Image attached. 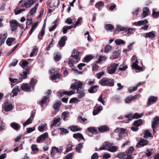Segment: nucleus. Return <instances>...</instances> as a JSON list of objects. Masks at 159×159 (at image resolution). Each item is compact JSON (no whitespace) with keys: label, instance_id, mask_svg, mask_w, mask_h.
<instances>
[{"label":"nucleus","instance_id":"nucleus-1","mask_svg":"<svg viewBox=\"0 0 159 159\" xmlns=\"http://www.w3.org/2000/svg\"><path fill=\"white\" fill-rule=\"evenodd\" d=\"M83 83L80 81H78L73 83L70 86V88L72 89H76L77 93L79 94L77 97L79 99H81L84 97L85 93L84 91V89L82 86Z\"/></svg>","mask_w":159,"mask_h":159},{"label":"nucleus","instance_id":"nucleus-2","mask_svg":"<svg viewBox=\"0 0 159 159\" xmlns=\"http://www.w3.org/2000/svg\"><path fill=\"white\" fill-rule=\"evenodd\" d=\"M75 50H73L72 53L71 57L72 58H70L68 64L70 67H72L73 66V63H76L80 60L79 58V52H75Z\"/></svg>","mask_w":159,"mask_h":159},{"label":"nucleus","instance_id":"nucleus-3","mask_svg":"<svg viewBox=\"0 0 159 159\" xmlns=\"http://www.w3.org/2000/svg\"><path fill=\"white\" fill-rule=\"evenodd\" d=\"M99 84L102 86H113L114 85V80L112 79H105L103 78L98 82Z\"/></svg>","mask_w":159,"mask_h":159},{"label":"nucleus","instance_id":"nucleus-4","mask_svg":"<svg viewBox=\"0 0 159 159\" xmlns=\"http://www.w3.org/2000/svg\"><path fill=\"white\" fill-rule=\"evenodd\" d=\"M143 115V113H142L140 114L136 113L134 114H130L125 116V118L129 120H131L133 119L138 118L141 117Z\"/></svg>","mask_w":159,"mask_h":159},{"label":"nucleus","instance_id":"nucleus-5","mask_svg":"<svg viewBox=\"0 0 159 159\" xmlns=\"http://www.w3.org/2000/svg\"><path fill=\"white\" fill-rule=\"evenodd\" d=\"M118 65V63H111V64L110 66L107 67V69L108 73L111 74H114Z\"/></svg>","mask_w":159,"mask_h":159},{"label":"nucleus","instance_id":"nucleus-6","mask_svg":"<svg viewBox=\"0 0 159 159\" xmlns=\"http://www.w3.org/2000/svg\"><path fill=\"white\" fill-rule=\"evenodd\" d=\"M10 23V27L11 28V30L12 31H14L16 30L17 29L18 26L21 27L20 25L15 20H11Z\"/></svg>","mask_w":159,"mask_h":159},{"label":"nucleus","instance_id":"nucleus-7","mask_svg":"<svg viewBox=\"0 0 159 159\" xmlns=\"http://www.w3.org/2000/svg\"><path fill=\"white\" fill-rule=\"evenodd\" d=\"M50 96L47 95L43 97L41 101L39 104L40 105L42 108H44L47 106V101L49 98Z\"/></svg>","mask_w":159,"mask_h":159},{"label":"nucleus","instance_id":"nucleus-8","mask_svg":"<svg viewBox=\"0 0 159 159\" xmlns=\"http://www.w3.org/2000/svg\"><path fill=\"white\" fill-rule=\"evenodd\" d=\"M35 113V111H32L30 117L27 119V120L23 124L24 128L27 125L32 123L34 119Z\"/></svg>","mask_w":159,"mask_h":159},{"label":"nucleus","instance_id":"nucleus-9","mask_svg":"<svg viewBox=\"0 0 159 159\" xmlns=\"http://www.w3.org/2000/svg\"><path fill=\"white\" fill-rule=\"evenodd\" d=\"M158 98L153 96H150L148 98L147 103V105H150L155 103L157 101Z\"/></svg>","mask_w":159,"mask_h":159},{"label":"nucleus","instance_id":"nucleus-10","mask_svg":"<svg viewBox=\"0 0 159 159\" xmlns=\"http://www.w3.org/2000/svg\"><path fill=\"white\" fill-rule=\"evenodd\" d=\"M125 129H124L117 128L114 131V132L118 134V136L119 137V140H120L122 139L121 136L124 134L125 132Z\"/></svg>","mask_w":159,"mask_h":159},{"label":"nucleus","instance_id":"nucleus-11","mask_svg":"<svg viewBox=\"0 0 159 159\" xmlns=\"http://www.w3.org/2000/svg\"><path fill=\"white\" fill-rule=\"evenodd\" d=\"M67 37L64 36L61 38L58 42V44L60 47L62 48L64 47L66 43V41L67 40Z\"/></svg>","mask_w":159,"mask_h":159},{"label":"nucleus","instance_id":"nucleus-12","mask_svg":"<svg viewBox=\"0 0 159 159\" xmlns=\"http://www.w3.org/2000/svg\"><path fill=\"white\" fill-rule=\"evenodd\" d=\"M3 106L4 107V109H11L13 108L11 102L8 99L6 100Z\"/></svg>","mask_w":159,"mask_h":159},{"label":"nucleus","instance_id":"nucleus-13","mask_svg":"<svg viewBox=\"0 0 159 159\" xmlns=\"http://www.w3.org/2000/svg\"><path fill=\"white\" fill-rule=\"evenodd\" d=\"M159 121V118L157 117H155L152 121V128L153 129V132H155V129L156 128Z\"/></svg>","mask_w":159,"mask_h":159},{"label":"nucleus","instance_id":"nucleus-14","mask_svg":"<svg viewBox=\"0 0 159 159\" xmlns=\"http://www.w3.org/2000/svg\"><path fill=\"white\" fill-rule=\"evenodd\" d=\"M75 91L74 90H72L71 91H60L59 94L60 96L61 97H63L64 95H66L68 96H70L74 94L75 93Z\"/></svg>","mask_w":159,"mask_h":159},{"label":"nucleus","instance_id":"nucleus-15","mask_svg":"<svg viewBox=\"0 0 159 159\" xmlns=\"http://www.w3.org/2000/svg\"><path fill=\"white\" fill-rule=\"evenodd\" d=\"M21 89L24 91H30L31 86L27 83L23 84L21 86Z\"/></svg>","mask_w":159,"mask_h":159},{"label":"nucleus","instance_id":"nucleus-16","mask_svg":"<svg viewBox=\"0 0 159 159\" xmlns=\"http://www.w3.org/2000/svg\"><path fill=\"white\" fill-rule=\"evenodd\" d=\"M148 143V142L147 140L143 139H141L136 145V147L139 148L140 147V146H143L147 144Z\"/></svg>","mask_w":159,"mask_h":159},{"label":"nucleus","instance_id":"nucleus-17","mask_svg":"<svg viewBox=\"0 0 159 159\" xmlns=\"http://www.w3.org/2000/svg\"><path fill=\"white\" fill-rule=\"evenodd\" d=\"M113 144V143L112 142H106L102 146L100 147L99 149L100 150H106L108 148L111 146Z\"/></svg>","mask_w":159,"mask_h":159},{"label":"nucleus","instance_id":"nucleus-18","mask_svg":"<svg viewBox=\"0 0 159 159\" xmlns=\"http://www.w3.org/2000/svg\"><path fill=\"white\" fill-rule=\"evenodd\" d=\"M7 32H4L2 35H0V45L3 44L7 37Z\"/></svg>","mask_w":159,"mask_h":159},{"label":"nucleus","instance_id":"nucleus-19","mask_svg":"<svg viewBox=\"0 0 159 159\" xmlns=\"http://www.w3.org/2000/svg\"><path fill=\"white\" fill-rule=\"evenodd\" d=\"M98 86L97 85H94L90 87L88 89V92L91 93H94L97 92L98 89Z\"/></svg>","mask_w":159,"mask_h":159},{"label":"nucleus","instance_id":"nucleus-20","mask_svg":"<svg viewBox=\"0 0 159 159\" xmlns=\"http://www.w3.org/2000/svg\"><path fill=\"white\" fill-rule=\"evenodd\" d=\"M148 23V21L147 20L139 21L138 22H135L134 24L136 26H140L141 25H146Z\"/></svg>","mask_w":159,"mask_h":159},{"label":"nucleus","instance_id":"nucleus-21","mask_svg":"<svg viewBox=\"0 0 159 159\" xmlns=\"http://www.w3.org/2000/svg\"><path fill=\"white\" fill-rule=\"evenodd\" d=\"M144 122V120L139 119L135 121L133 123V125L135 126L138 127L143 125Z\"/></svg>","mask_w":159,"mask_h":159},{"label":"nucleus","instance_id":"nucleus-22","mask_svg":"<svg viewBox=\"0 0 159 159\" xmlns=\"http://www.w3.org/2000/svg\"><path fill=\"white\" fill-rule=\"evenodd\" d=\"M48 136V133L47 132H45L40 135L37 138V141L38 142H39L41 140L44 139L46 137H47Z\"/></svg>","mask_w":159,"mask_h":159},{"label":"nucleus","instance_id":"nucleus-23","mask_svg":"<svg viewBox=\"0 0 159 159\" xmlns=\"http://www.w3.org/2000/svg\"><path fill=\"white\" fill-rule=\"evenodd\" d=\"M153 32L151 31L145 33L144 37L146 38H154L155 37V35Z\"/></svg>","mask_w":159,"mask_h":159},{"label":"nucleus","instance_id":"nucleus-24","mask_svg":"<svg viewBox=\"0 0 159 159\" xmlns=\"http://www.w3.org/2000/svg\"><path fill=\"white\" fill-rule=\"evenodd\" d=\"M30 70V68L29 67H26V68L25 69V71L23 72V74H21L20 76L21 78H20L25 79L27 76V75L28 72Z\"/></svg>","mask_w":159,"mask_h":159},{"label":"nucleus","instance_id":"nucleus-25","mask_svg":"<svg viewBox=\"0 0 159 159\" xmlns=\"http://www.w3.org/2000/svg\"><path fill=\"white\" fill-rule=\"evenodd\" d=\"M98 130L100 132H103L109 130V128L106 125L101 126L98 128Z\"/></svg>","mask_w":159,"mask_h":159},{"label":"nucleus","instance_id":"nucleus-26","mask_svg":"<svg viewBox=\"0 0 159 159\" xmlns=\"http://www.w3.org/2000/svg\"><path fill=\"white\" fill-rule=\"evenodd\" d=\"M57 152H58L57 148L55 146L52 147L50 152L52 156V157H54Z\"/></svg>","mask_w":159,"mask_h":159},{"label":"nucleus","instance_id":"nucleus-27","mask_svg":"<svg viewBox=\"0 0 159 159\" xmlns=\"http://www.w3.org/2000/svg\"><path fill=\"white\" fill-rule=\"evenodd\" d=\"M73 137L75 139H77L78 138L82 140H84V138L82 135L80 133H77L74 134L73 135Z\"/></svg>","mask_w":159,"mask_h":159},{"label":"nucleus","instance_id":"nucleus-28","mask_svg":"<svg viewBox=\"0 0 159 159\" xmlns=\"http://www.w3.org/2000/svg\"><path fill=\"white\" fill-rule=\"evenodd\" d=\"M26 4L27 8L30 7L31 6L33 5L34 3L35 2V0H26Z\"/></svg>","mask_w":159,"mask_h":159},{"label":"nucleus","instance_id":"nucleus-29","mask_svg":"<svg viewBox=\"0 0 159 159\" xmlns=\"http://www.w3.org/2000/svg\"><path fill=\"white\" fill-rule=\"evenodd\" d=\"M9 80L11 83H15L21 82L22 81V78H19V80H18V79L16 78L13 79L12 78H10Z\"/></svg>","mask_w":159,"mask_h":159},{"label":"nucleus","instance_id":"nucleus-30","mask_svg":"<svg viewBox=\"0 0 159 159\" xmlns=\"http://www.w3.org/2000/svg\"><path fill=\"white\" fill-rule=\"evenodd\" d=\"M61 75L59 73L56 74H54L52 76L51 80H56L57 79H59L60 78Z\"/></svg>","mask_w":159,"mask_h":159},{"label":"nucleus","instance_id":"nucleus-31","mask_svg":"<svg viewBox=\"0 0 159 159\" xmlns=\"http://www.w3.org/2000/svg\"><path fill=\"white\" fill-rule=\"evenodd\" d=\"M15 130H17L20 129V125H18L17 124L13 122L10 125Z\"/></svg>","mask_w":159,"mask_h":159},{"label":"nucleus","instance_id":"nucleus-32","mask_svg":"<svg viewBox=\"0 0 159 159\" xmlns=\"http://www.w3.org/2000/svg\"><path fill=\"white\" fill-rule=\"evenodd\" d=\"M38 49L37 48L36 46H34V47L33 50L30 54V57H33L34 56L36 55L38 52Z\"/></svg>","mask_w":159,"mask_h":159},{"label":"nucleus","instance_id":"nucleus-33","mask_svg":"<svg viewBox=\"0 0 159 159\" xmlns=\"http://www.w3.org/2000/svg\"><path fill=\"white\" fill-rule=\"evenodd\" d=\"M93 57L92 55H87L84 58V61L86 62H89L91 60L93 59Z\"/></svg>","mask_w":159,"mask_h":159},{"label":"nucleus","instance_id":"nucleus-34","mask_svg":"<svg viewBox=\"0 0 159 159\" xmlns=\"http://www.w3.org/2000/svg\"><path fill=\"white\" fill-rule=\"evenodd\" d=\"M157 9V8L153 9L152 10V16L154 18H157L159 16V11H156Z\"/></svg>","mask_w":159,"mask_h":159},{"label":"nucleus","instance_id":"nucleus-35","mask_svg":"<svg viewBox=\"0 0 159 159\" xmlns=\"http://www.w3.org/2000/svg\"><path fill=\"white\" fill-rule=\"evenodd\" d=\"M136 30V29L134 28H129L128 29H127L126 28L125 32L127 33L128 35H129L133 33L132 31L134 30L135 31Z\"/></svg>","mask_w":159,"mask_h":159},{"label":"nucleus","instance_id":"nucleus-36","mask_svg":"<svg viewBox=\"0 0 159 159\" xmlns=\"http://www.w3.org/2000/svg\"><path fill=\"white\" fill-rule=\"evenodd\" d=\"M54 25L51 27L49 29V31L50 32H52L57 27L58 24V21L57 19H56L53 22Z\"/></svg>","mask_w":159,"mask_h":159},{"label":"nucleus","instance_id":"nucleus-37","mask_svg":"<svg viewBox=\"0 0 159 159\" xmlns=\"http://www.w3.org/2000/svg\"><path fill=\"white\" fill-rule=\"evenodd\" d=\"M20 89L18 88H16L15 87L12 91V93H13L12 97L16 96L18 93L20 92Z\"/></svg>","mask_w":159,"mask_h":159},{"label":"nucleus","instance_id":"nucleus-38","mask_svg":"<svg viewBox=\"0 0 159 159\" xmlns=\"http://www.w3.org/2000/svg\"><path fill=\"white\" fill-rule=\"evenodd\" d=\"M16 40L15 38H8L6 41V43L9 46L11 45V43Z\"/></svg>","mask_w":159,"mask_h":159},{"label":"nucleus","instance_id":"nucleus-39","mask_svg":"<svg viewBox=\"0 0 159 159\" xmlns=\"http://www.w3.org/2000/svg\"><path fill=\"white\" fill-rule=\"evenodd\" d=\"M104 6V3L103 2L100 1L98 2L95 4V7L96 8L99 9L100 8L103 7Z\"/></svg>","mask_w":159,"mask_h":159},{"label":"nucleus","instance_id":"nucleus-40","mask_svg":"<svg viewBox=\"0 0 159 159\" xmlns=\"http://www.w3.org/2000/svg\"><path fill=\"white\" fill-rule=\"evenodd\" d=\"M61 103V101L56 102L53 105V108L54 109H59L60 108Z\"/></svg>","mask_w":159,"mask_h":159},{"label":"nucleus","instance_id":"nucleus-41","mask_svg":"<svg viewBox=\"0 0 159 159\" xmlns=\"http://www.w3.org/2000/svg\"><path fill=\"white\" fill-rule=\"evenodd\" d=\"M32 20L33 19L32 18L30 17V18H29L28 16L27 17V21L26 23V27H25V29H27L28 28V26L29 25H30L32 22Z\"/></svg>","mask_w":159,"mask_h":159},{"label":"nucleus","instance_id":"nucleus-42","mask_svg":"<svg viewBox=\"0 0 159 159\" xmlns=\"http://www.w3.org/2000/svg\"><path fill=\"white\" fill-rule=\"evenodd\" d=\"M149 10L148 8L147 7H145L143 9V17H145L147 16L148 15V12L149 11Z\"/></svg>","mask_w":159,"mask_h":159},{"label":"nucleus","instance_id":"nucleus-43","mask_svg":"<svg viewBox=\"0 0 159 159\" xmlns=\"http://www.w3.org/2000/svg\"><path fill=\"white\" fill-rule=\"evenodd\" d=\"M107 57L105 56H100L97 62V63H100L102 61H105L107 59Z\"/></svg>","mask_w":159,"mask_h":159},{"label":"nucleus","instance_id":"nucleus-44","mask_svg":"<svg viewBox=\"0 0 159 159\" xmlns=\"http://www.w3.org/2000/svg\"><path fill=\"white\" fill-rule=\"evenodd\" d=\"M70 130L73 132L78 131H80L81 129L78 128L76 126L71 125L70 127Z\"/></svg>","mask_w":159,"mask_h":159},{"label":"nucleus","instance_id":"nucleus-45","mask_svg":"<svg viewBox=\"0 0 159 159\" xmlns=\"http://www.w3.org/2000/svg\"><path fill=\"white\" fill-rule=\"evenodd\" d=\"M126 28L123 27L120 25H117L116 26V30L118 31H124L125 32Z\"/></svg>","mask_w":159,"mask_h":159},{"label":"nucleus","instance_id":"nucleus-46","mask_svg":"<svg viewBox=\"0 0 159 159\" xmlns=\"http://www.w3.org/2000/svg\"><path fill=\"white\" fill-rule=\"evenodd\" d=\"M46 125V124L45 123L40 125L38 127V130L40 132L43 131Z\"/></svg>","mask_w":159,"mask_h":159},{"label":"nucleus","instance_id":"nucleus-47","mask_svg":"<svg viewBox=\"0 0 159 159\" xmlns=\"http://www.w3.org/2000/svg\"><path fill=\"white\" fill-rule=\"evenodd\" d=\"M105 28L107 30H111L114 29V27L112 24H108L105 25Z\"/></svg>","mask_w":159,"mask_h":159},{"label":"nucleus","instance_id":"nucleus-48","mask_svg":"<svg viewBox=\"0 0 159 159\" xmlns=\"http://www.w3.org/2000/svg\"><path fill=\"white\" fill-rule=\"evenodd\" d=\"M112 49V47L109 45H107L105 48L104 52L105 53H108Z\"/></svg>","mask_w":159,"mask_h":159},{"label":"nucleus","instance_id":"nucleus-49","mask_svg":"<svg viewBox=\"0 0 159 159\" xmlns=\"http://www.w3.org/2000/svg\"><path fill=\"white\" fill-rule=\"evenodd\" d=\"M37 81H35L34 80V78H32L30 81V84L32 88L34 87L35 84H37Z\"/></svg>","mask_w":159,"mask_h":159},{"label":"nucleus","instance_id":"nucleus-50","mask_svg":"<svg viewBox=\"0 0 159 159\" xmlns=\"http://www.w3.org/2000/svg\"><path fill=\"white\" fill-rule=\"evenodd\" d=\"M26 4L27 3H26V1H23L22 0H20L19 3V5H20L21 7H25L27 8Z\"/></svg>","mask_w":159,"mask_h":159},{"label":"nucleus","instance_id":"nucleus-51","mask_svg":"<svg viewBox=\"0 0 159 159\" xmlns=\"http://www.w3.org/2000/svg\"><path fill=\"white\" fill-rule=\"evenodd\" d=\"M83 143H79L77 146L76 150L77 152L79 153L80 152V150L83 147Z\"/></svg>","mask_w":159,"mask_h":159},{"label":"nucleus","instance_id":"nucleus-52","mask_svg":"<svg viewBox=\"0 0 159 159\" xmlns=\"http://www.w3.org/2000/svg\"><path fill=\"white\" fill-rule=\"evenodd\" d=\"M134 148L133 147H130L127 153V155L132 156V154L134 152Z\"/></svg>","mask_w":159,"mask_h":159},{"label":"nucleus","instance_id":"nucleus-53","mask_svg":"<svg viewBox=\"0 0 159 159\" xmlns=\"http://www.w3.org/2000/svg\"><path fill=\"white\" fill-rule=\"evenodd\" d=\"M120 99V97L119 96L115 95L111 98V100L114 101L119 102Z\"/></svg>","mask_w":159,"mask_h":159},{"label":"nucleus","instance_id":"nucleus-54","mask_svg":"<svg viewBox=\"0 0 159 159\" xmlns=\"http://www.w3.org/2000/svg\"><path fill=\"white\" fill-rule=\"evenodd\" d=\"M115 43L117 45L120 44H125V42L123 40L121 39H117L115 40Z\"/></svg>","mask_w":159,"mask_h":159},{"label":"nucleus","instance_id":"nucleus-55","mask_svg":"<svg viewBox=\"0 0 159 159\" xmlns=\"http://www.w3.org/2000/svg\"><path fill=\"white\" fill-rule=\"evenodd\" d=\"M88 130L90 132L95 134L97 133V130L93 127H90L88 128Z\"/></svg>","mask_w":159,"mask_h":159},{"label":"nucleus","instance_id":"nucleus-56","mask_svg":"<svg viewBox=\"0 0 159 159\" xmlns=\"http://www.w3.org/2000/svg\"><path fill=\"white\" fill-rule=\"evenodd\" d=\"M31 148L32 151L34 152H38L39 149L37 148V145L35 144H33L31 147Z\"/></svg>","mask_w":159,"mask_h":159},{"label":"nucleus","instance_id":"nucleus-57","mask_svg":"<svg viewBox=\"0 0 159 159\" xmlns=\"http://www.w3.org/2000/svg\"><path fill=\"white\" fill-rule=\"evenodd\" d=\"M54 40L53 38L52 39V40L50 43L49 45L46 48V49L47 51H48L50 48L53 47V45L54 43Z\"/></svg>","mask_w":159,"mask_h":159},{"label":"nucleus","instance_id":"nucleus-58","mask_svg":"<svg viewBox=\"0 0 159 159\" xmlns=\"http://www.w3.org/2000/svg\"><path fill=\"white\" fill-rule=\"evenodd\" d=\"M133 100V99L132 97L128 96L125 99V102L127 103H130Z\"/></svg>","mask_w":159,"mask_h":159},{"label":"nucleus","instance_id":"nucleus-59","mask_svg":"<svg viewBox=\"0 0 159 159\" xmlns=\"http://www.w3.org/2000/svg\"><path fill=\"white\" fill-rule=\"evenodd\" d=\"M82 20V17H79L77 21L75 22L74 25V28H75L79 24H81L80 23V21H81Z\"/></svg>","mask_w":159,"mask_h":159},{"label":"nucleus","instance_id":"nucleus-60","mask_svg":"<svg viewBox=\"0 0 159 159\" xmlns=\"http://www.w3.org/2000/svg\"><path fill=\"white\" fill-rule=\"evenodd\" d=\"M74 155L73 153H71L68 154L66 156L64 157L63 159H72Z\"/></svg>","mask_w":159,"mask_h":159},{"label":"nucleus","instance_id":"nucleus-61","mask_svg":"<svg viewBox=\"0 0 159 159\" xmlns=\"http://www.w3.org/2000/svg\"><path fill=\"white\" fill-rule=\"evenodd\" d=\"M108 150L110 152H114L116 151L117 147L115 146H112L110 147Z\"/></svg>","mask_w":159,"mask_h":159},{"label":"nucleus","instance_id":"nucleus-62","mask_svg":"<svg viewBox=\"0 0 159 159\" xmlns=\"http://www.w3.org/2000/svg\"><path fill=\"white\" fill-rule=\"evenodd\" d=\"M35 130V127H29L27 129L26 132L28 133H30Z\"/></svg>","mask_w":159,"mask_h":159},{"label":"nucleus","instance_id":"nucleus-63","mask_svg":"<svg viewBox=\"0 0 159 159\" xmlns=\"http://www.w3.org/2000/svg\"><path fill=\"white\" fill-rule=\"evenodd\" d=\"M151 134L148 130H146L145 131L144 133V138H146L147 137H151Z\"/></svg>","mask_w":159,"mask_h":159},{"label":"nucleus","instance_id":"nucleus-64","mask_svg":"<svg viewBox=\"0 0 159 159\" xmlns=\"http://www.w3.org/2000/svg\"><path fill=\"white\" fill-rule=\"evenodd\" d=\"M111 157V156L108 153H105L103 156V159H108Z\"/></svg>","mask_w":159,"mask_h":159}]
</instances>
